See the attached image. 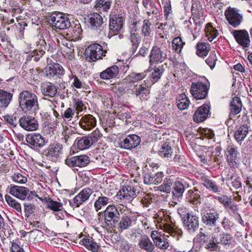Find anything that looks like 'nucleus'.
I'll list each match as a JSON object with an SVG mask.
<instances>
[{"label":"nucleus","instance_id":"6e6d98bb","mask_svg":"<svg viewBox=\"0 0 252 252\" xmlns=\"http://www.w3.org/2000/svg\"><path fill=\"white\" fill-rule=\"evenodd\" d=\"M70 79L72 81L71 86L77 89H87V85L75 75L71 74L69 76Z\"/></svg>","mask_w":252,"mask_h":252},{"label":"nucleus","instance_id":"49530a36","mask_svg":"<svg viewBox=\"0 0 252 252\" xmlns=\"http://www.w3.org/2000/svg\"><path fill=\"white\" fill-rule=\"evenodd\" d=\"M81 241L82 245L87 249L93 252H97L99 246L94 241L92 238H83Z\"/></svg>","mask_w":252,"mask_h":252},{"label":"nucleus","instance_id":"864d4df0","mask_svg":"<svg viewBox=\"0 0 252 252\" xmlns=\"http://www.w3.org/2000/svg\"><path fill=\"white\" fill-rule=\"evenodd\" d=\"M232 237L228 233H222L220 234V240H217L218 249L219 244L222 245L224 247L229 246L231 243Z\"/></svg>","mask_w":252,"mask_h":252},{"label":"nucleus","instance_id":"ea45409f","mask_svg":"<svg viewBox=\"0 0 252 252\" xmlns=\"http://www.w3.org/2000/svg\"><path fill=\"white\" fill-rule=\"evenodd\" d=\"M196 55L200 57H206L210 50V44L204 42H198L196 45Z\"/></svg>","mask_w":252,"mask_h":252},{"label":"nucleus","instance_id":"20e7f679","mask_svg":"<svg viewBox=\"0 0 252 252\" xmlns=\"http://www.w3.org/2000/svg\"><path fill=\"white\" fill-rule=\"evenodd\" d=\"M220 216L219 212L214 208L208 207L201 212V222L204 227L210 230L218 225Z\"/></svg>","mask_w":252,"mask_h":252},{"label":"nucleus","instance_id":"58836bf2","mask_svg":"<svg viewBox=\"0 0 252 252\" xmlns=\"http://www.w3.org/2000/svg\"><path fill=\"white\" fill-rule=\"evenodd\" d=\"M158 155L164 158H170L173 154V149L169 142H165L162 143L158 151Z\"/></svg>","mask_w":252,"mask_h":252},{"label":"nucleus","instance_id":"338daca9","mask_svg":"<svg viewBox=\"0 0 252 252\" xmlns=\"http://www.w3.org/2000/svg\"><path fill=\"white\" fill-rule=\"evenodd\" d=\"M217 58L216 54L214 51L210 53L209 57L205 60L206 63L209 66L211 69H213L216 65Z\"/></svg>","mask_w":252,"mask_h":252},{"label":"nucleus","instance_id":"4be33fe9","mask_svg":"<svg viewBox=\"0 0 252 252\" xmlns=\"http://www.w3.org/2000/svg\"><path fill=\"white\" fill-rule=\"evenodd\" d=\"M136 217L133 213L130 212H127L125 213L121 218L118 224V228L120 232H123L125 230L128 229L131 227L135 223Z\"/></svg>","mask_w":252,"mask_h":252},{"label":"nucleus","instance_id":"e433bc0d","mask_svg":"<svg viewBox=\"0 0 252 252\" xmlns=\"http://www.w3.org/2000/svg\"><path fill=\"white\" fill-rule=\"evenodd\" d=\"M13 97V94L4 90L0 89V108L5 109L8 107Z\"/></svg>","mask_w":252,"mask_h":252},{"label":"nucleus","instance_id":"1a4fd4ad","mask_svg":"<svg viewBox=\"0 0 252 252\" xmlns=\"http://www.w3.org/2000/svg\"><path fill=\"white\" fill-rule=\"evenodd\" d=\"M107 53L106 49H103L102 46L98 43L91 44L86 49L85 56L86 59L90 62H95L102 59Z\"/></svg>","mask_w":252,"mask_h":252},{"label":"nucleus","instance_id":"5701e85b","mask_svg":"<svg viewBox=\"0 0 252 252\" xmlns=\"http://www.w3.org/2000/svg\"><path fill=\"white\" fill-rule=\"evenodd\" d=\"M229 119L225 121L227 125H229L230 120L232 119L231 116H236L239 114L242 110V102L239 97L234 96L231 98L229 105Z\"/></svg>","mask_w":252,"mask_h":252},{"label":"nucleus","instance_id":"9d476101","mask_svg":"<svg viewBox=\"0 0 252 252\" xmlns=\"http://www.w3.org/2000/svg\"><path fill=\"white\" fill-rule=\"evenodd\" d=\"M49 22L57 29L64 30L71 27L69 18L61 13L54 12L49 17Z\"/></svg>","mask_w":252,"mask_h":252},{"label":"nucleus","instance_id":"393cba45","mask_svg":"<svg viewBox=\"0 0 252 252\" xmlns=\"http://www.w3.org/2000/svg\"><path fill=\"white\" fill-rule=\"evenodd\" d=\"M233 35L237 42L243 48L248 47L250 45V39L249 33L245 30H234Z\"/></svg>","mask_w":252,"mask_h":252},{"label":"nucleus","instance_id":"a878e982","mask_svg":"<svg viewBox=\"0 0 252 252\" xmlns=\"http://www.w3.org/2000/svg\"><path fill=\"white\" fill-rule=\"evenodd\" d=\"M79 124L84 130H90L96 126V120L92 115L87 114L81 117Z\"/></svg>","mask_w":252,"mask_h":252},{"label":"nucleus","instance_id":"0eeeda50","mask_svg":"<svg viewBox=\"0 0 252 252\" xmlns=\"http://www.w3.org/2000/svg\"><path fill=\"white\" fill-rule=\"evenodd\" d=\"M26 141L28 146L36 152L39 151L48 142V140L39 133L33 132L26 135Z\"/></svg>","mask_w":252,"mask_h":252},{"label":"nucleus","instance_id":"0e129e2a","mask_svg":"<svg viewBox=\"0 0 252 252\" xmlns=\"http://www.w3.org/2000/svg\"><path fill=\"white\" fill-rule=\"evenodd\" d=\"M115 113H117V116L119 119L123 120L129 119L131 116V113L125 107L118 109Z\"/></svg>","mask_w":252,"mask_h":252},{"label":"nucleus","instance_id":"f03ea898","mask_svg":"<svg viewBox=\"0 0 252 252\" xmlns=\"http://www.w3.org/2000/svg\"><path fill=\"white\" fill-rule=\"evenodd\" d=\"M19 107L25 114L32 115L39 109L38 97L33 92L25 90L19 94Z\"/></svg>","mask_w":252,"mask_h":252},{"label":"nucleus","instance_id":"6ab92c4d","mask_svg":"<svg viewBox=\"0 0 252 252\" xmlns=\"http://www.w3.org/2000/svg\"><path fill=\"white\" fill-rule=\"evenodd\" d=\"M187 184L184 179L177 178L173 182L172 188V198L174 200L180 201L183 197V194L186 188H188Z\"/></svg>","mask_w":252,"mask_h":252},{"label":"nucleus","instance_id":"a211bd4d","mask_svg":"<svg viewBox=\"0 0 252 252\" xmlns=\"http://www.w3.org/2000/svg\"><path fill=\"white\" fill-rule=\"evenodd\" d=\"M18 123L23 129L28 131H35L39 127L37 120L30 115L22 116L19 120Z\"/></svg>","mask_w":252,"mask_h":252},{"label":"nucleus","instance_id":"603ef678","mask_svg":"<svg viewBox=\"0 0 252 252\" xmlns=\"http://www.w3.org/2000/svg\"><path fill=\"white\" fill-rule=\"evenodd\" d=\"M118 245L121 252H134L132 245L126 240L122 239L119 240Z\"/></svg>","mask_w":252,"mask_h":252},{"label":"nucleus","instance_id":"2f4dec72","mask_svg":"<svg viewBox=\"0 0 252 252\" xmlns=\"http://www.w3.org/2000/svg\"><path fill=\"white\" fill-rule=\"evenodd\" d=\"M201 191L196 188L189 190L186 193L187 201L192 205L201 204Z\"/></svg>","mask_w":252,"mask_h":252},{"label":"nucleus","instance_id":"473e14b6","mask_svg":"<svg viewBox=\"0 0 252 252\" xmlns=\"http://www.w3.org/2000/svg\"><path fill=\"white\" fill-rule=\"evenodd\" d=\"M163 175L162 172H158L155 174H146L144 177V182L147 185H158L163 181Z\"/></svg>","mask_w":252,"mask_h":252},{"label":"nucleus","instance_id":"cd10ccee","mask_svg":"<svg viewBox=\"0 0 252 252\" xmlns=\"http://www.w3.org/2000/svg\"><path fill=\"white\" fill-rule=\"evenodd\" d=\"M139 248L146 252H155V246L154 243L147 235L141 236L138 243Z\"/></svg>","mask_w":252,"mask_h":252},{"label":"nucleus","instance_id":"8fccbe9b","mask_svg":"<svg viewBox=\"0 0 252 252\" xmlns=\"http://www.w3.org/2000/svg\"><path fill=\"white\" fill-rule=\"evenodd\" d=\"M112 0H96L94 7L96 9H101L103 11L107 12L110 9Z\"/></svg>","mask_w":252,"mask_h":252},{"label":"nucleus","instance_id":"4d7b16f0","mask_svg":"<svg viewBox=\"0 0 252 252\" xmlns=\"http://www.w3.org/2000/svg\"><path fill=\"white\" fill-rule=\"evenodd\" d=\"M5 198L7 204L10 207L16 210L21 215L22 214V208L20 203L17 202L16 200L13 199L8 195H5Z\"/></svg>","mask_w":252,"mask_h":252},{"label":"nucleus","instance_id":"72a5a7b5","mask_svg":"<svg viewBox=\"0 0 252 252\" xmlns=\"http://www.w3.org/2000/svg\"><path fill=\"white\" fill-rule=\"evenodd\" d=\"M247 125H242L235 128L234 137L238 143H241L247 136L249 131Z\"/></svg>","mask_w":252,"mask_h":252},{"label":"nucleus","instance_id":"37998d69","mask_svg":"<svg viewBox=\"0 0 252 252\" xmlns=\"http://www.w3.org/2000/svg\"><path fill=\"white\" fill-rule=\"evenodd\" d=\"M174 226L175 225L172 226L169 224L166 223L164 225L163 230L165 232L175 238L176 240H178L181 235V230L175 228Z\"/></svg>","mask_w":252,"mask_h":252},{"label":"nucleus","instance_id":"bb28decb","mask_svg":"<svg viewBox=\"0 0 252 252\" xmlns=\"http://www.w3.org/2000/svg\"><path fill=\"white\" fill-rule=\"evenodd\" d=\"M110 196L111 195L107 194L106 191H104L103 193L100 192L94 203L95 210L98 212L102 207L106 206L109 204H111L113 200Z\"/></svg>","mask_w":252,"mask_h":252},{"label":"nucleus","instance_id":"e2e57ef3","mask_svg":"<svg viewBox=\"0 0 252 252\" xmlns=\"http://www.w3.org/2000/svg\"><path fill=\"white\" fill-rule=\"evenodd\" d=\"M30 237L33 238L35 242H39L42 240V237L44 236V233L38 229H34L29 232Z\"/></svg>","mask_w":252,"mask_h":252},{"label":"nucleus","instance_id":"dca6fc26","mask_svg":"<svg viewBox=\"0 0 252 252\" xmlns=\"http://www.w3.org/2000/svg\"><path fill=\"white\" fill-rule=\"evenodd\" d=\"M44 72L47 78L57 79L62 78L64 74V70L60 64L54 63L48 64L45 68Z\"/></svg>","mask_w":252,"mask_h":252},{"label":"nucleus","instance_id":"de8ad7c7","mask_svg":"<svg viewBox=\"0 0 252 252\" xmlns=\"http://www.w3.org/2000/svg\"><path fill=\"white\" fill-rule=\"evenodd\" d=\"M169 236L161 235L159 237L158 240L154 243L155 248L157 247L159 249L165 250L169 247V243L167 238Z\"/></svg>","mask_w":252,"mask_h":252},{"label":"nucleus","instance_id":"aec40b11","mask_svg":"<svg viewBox=\"0 0 252 252\" xmlns=\"http://www.w3.org/2000/svg\"><path fill=\"white\" fill-rule=\"evenodd\" d=\"M93 193V190L90 188L83 189L72 200L69 201L70 205L73 208L79 207L89 199Z\"/></svg>","mask_w":252,"mask_h":252},{"label":"nucleus","instance_id":"a18cd8bd","mask_svg":"<svg viewBox=\"0 0 252 252\" xmlns=\"http://www.w3.org/2000/svg\"><path fill=\"white\" fill-rule=\"evenodd\" d=\"M176 103L178 108L181 110L187 109L189 104V98L184 94H179L176 99Z\"/></svg>","mask_w":252,"mask_h":252},{"label":"nucleus","instance_id":"f8f14e48","mask_svg":"<svg viewBox=\"0 0 252 252\" xmlns=\"http://www.w3.org/2000/svg\"><path fill=\"white\" fill-rule=\"evenodd\" d=\"M209 90V85L201 82L191 83L190 93L194 98L203 99L207 96Z\"/></svg>","mask_w":252,"mask_h":252},{"label":"nucleus","instance_id":"bf43d9fd","mask_svg":"<svg viewBox=\"0 0 252 252\" xmlns=\"http://www.w3.org/2000/svg\"><path fill=\"white\" fill-rule=\"evenodd\" d=\"M71 36L74 39H79L81 38L82 32V30L80 24H75L73 27H71L70 30Z\"/></svg>","mask_w":252,"mask_h":252},{"label":"nucleus","instance_id":"3c124183","mask_svg":"<svg viewBox=\"0 0 252 252\" xmlns=\"http://www.w3.org/2000/svg\"><path fill=\"white\" fill-rule=\"evenodd\" d=\"M173 182L170 178H165L163 184L158 187V189L165 193H169L171 191Z\"/></svg>","mask_w":252,"mask_h":252},{"label":"nucleus","instance_id":"09e8293b","mask_svg":"<svg viewBox=\"0 0 252 252\" xmlns=\"http://www.w3.org/2000/svg\"><path fill=\"white\" fill-rule=\"evenodd\" d=\"M205 32L206 37L209 41H212L214 39L219 35V32L217 30L214 28L211 23H208L205 29Z\"/></svg>","mask_w":252,"mask_h":252},{"label":"nucleus","instance_id":"f257e3e1","mask_svg":"<svg viewBox=\"0 0 252 252\" xmlns=\"http://www.w3.org/2000/svg\"><path fill=\"white\" fill-rule=\"evenodd\" d=\"M39 39L36 42V49L27 56V61L33 60L38 62L45 54V50L50 53L54 52L57 48L59 41L55 37L50 36L47 30L43 31L39 35Z\"/></svg>","mask_w":252,"mask_h":252},{"label":"nucleus","instance_id":"c85d7f7f","mask_svg":"<svg viewBox=\"0 0 252 252\" xmlns=\"http://www.w3.org/2000/svg\"><path fill=\"white\" fill-rule=\"evenodd\" d=\"M30 192L29 189L26 187L11 185L9 189V193L21 200H24Z\"/></svg>","mask_w":252,"mask_h":252},{"label":"nucleus","instance_id":"c03bdc74","mask_svg":"<svg viewBox=\"0 0 252 252\" xmlns=\"http://www.w3.org/2000/svg\"><path fill=\"white\" fill-rule=\"evenodd\" d=\"M88 136H83L81 138H77L74 143H76L77 148L83 150L89 148L93 144L91 142L90 139Z\"/></svg>","mask_w":252,"mask_h":252},{"label":"nucleus","instance_id":"4468645a","mask_svg":"<svg viewBox=\"0 0 252 252\" xmlns=\"http://www.w3.org/2000/svg\"><path fill=\"white\" fill-rule=\"evenodd\" d=\"M224 15L228 23L234 28L240 25L243 20L242 15L236 8L227 7L225 10Z\"/></svg>","mask_w":252,"mask_h":252},{"label":"nucleus","instance_id":"774afa93","mask_svg":"<svg viewBox=\"0 0 252 252\" xmlns=\"http://www.w3.org/2000/svg\"><path fill=\"white\" fill-rule=\"evenodd\" d=\"M24 213L26 217H29L33 213L35 209V206L33 204L30 203H24Z\"/></svg>","mask_w":252,"mask_h":252},{"label":"nucleus","instance_id":"7ed1b4c3","mask_svg":"<svg viewBox=\"0 0 252 252\" xmlns=\"http://www.w3.org/2000/svg\"><path fill=\"white\" fill-rule=\"evenodd\" d=\"M63 154V146L55 142L50 143L42 153V157L45 160L56 163L59 161Z\"/></svg>","mask_w":252,"mask_h":252},{"label":"nucleus","instance_id":"a19ab883","mask_svg":"<svg viewBox=\"0 0 252 252\" xmlns=\"http://www.w3.org/2000/svg\"><path fill=\"white\" fill-rule=\"evenodd\" d=\"M141 36L139 33L130 34L129 40L131 47L129 50L130 52L133 55L136 51L141 41Z\"/></svg>","mask_w":252,"mask_h":252},{"label":"nucleus","instance_id":"412c9836","mask_svg":"<svg viewBox=\"0 0 252 252\" xmlns=\"http://www.w3.org/2000/svg\"><path fill=\"white\" fill-rule=\"evenodd\" d=\"M182 223L185 228L190 233H194L199 228V217L194 212H192L190 215L186 217Z\"/></svg>","mask_w":252,"mask_h":252},{"label":"nucleus","instance_id":"5fc2aeb1","mask_svg":"<svg viewBox=\"0 0 252 252\" xmlns=\"http://www.w3.org/2000/svg\"><path fill=\"white\" fill-rule=\"evenodd\" d=\"M133 93L136 96H139L140 99L145 98L146 97L150 94V91L148 86L144 87L142 85L139 86L133 91Z\"/></svg>","mask_w":252,"mask_h":252},{"label":"nucleus","instance_id":"680f3d73","mask_svg":"<svg viewBox=\"0 0 252 252\" xmlns=\"http://www.w3.org/2000/svg\"><path fill=\"white\" fill-rule=\"evenodd\" d=\"M76 158L77 166L79 167L86 166L90 162V158L85 155L77 156Z\"/></svg>","mask_w":252,"mask_h":252},{"label":"nucleus","instance_id":"4c0bfd02","mask_svg":"<svg viewBox=\"0 0 252 252\" xmlns=\"http://www.w3.org/2000/svg\"><path fill=\"white\" fill-rule=\"evenodd\" d=\"M154 66V67H153V72L149 76L152 84L157 82L161 78V77L165 70L163 64L158 66L155 65Z\"/></svg>","mask_w":252,"mask_h":252},{"label":"nucleus","instance_id":"79ce46f5","mask_svg":"<svg viewBox=\"0 0 252 252\" xmlns=\"http://www.w3.org/2000/svg\"><path fill=\"white\" fill-rule=\"evenodd\" d=\"M47 208L54 212H60L63 209V204L61 202L53 200L50 197L45 198Z\"/></svg>","mask_w":252,"mask_h":252},{"label":"nucleus","instance_id":"6e6552de","mask_svg":"<svg viewBox=\"0 0 252 252\" xmlns=\"http://www.w3.org/2000/svg\"><path fill=\"white\" fill-rule=\"evenodd\" d=\"M203 229H200L199 233L196 236L195 239L200 243L205 248L211 251H216L218 250L217 237L213 235L211 236L202 232Z\"/></svg>","mask_w":252,"mask_h":252},{"label":"nucleus","instance_id":"f704fd0d","mask_svg":"<svg viewBox=\"0 0 252 252\" xmlns=\"http://www.w3.org/2000/svg\"><path fill=\"white\" fill-rule=\"evenodd\" d=\"M201 182L203 186L209 191L213 193L220 191V189L216 183L211 180L207 176H203L201 177Z\"/></svg>","mask_w":252,"mask_h":252},{"label":"nucleus","instance_id":"f3484780","mask_svg":"<svg viewBox=\"0 0 252 252\" xmlns=\"http://www.w3.org/2000/svg\"><path fill=\"white\" fill-rule=\"evenodd\" d=\"M141 138L137 135L130 134L119 139V145L121 148L130 150L136 148L140 143Z\"/></svg>","mask_w":252,"mask_h":252},{"label":"nucleus","instance_id":"b1692460","mask_svg":"<svg viewBox=\"0 0 252 252\" xmlns=\"http://www.w3.org/2000/svg\"><path fill=\"white\" fill-rule=\"evenodd\" d=\"M209 104H204L199 107L193 115V119L195 122L201 123L206 120L211 115Z\"/></svg>","mask_w":252,"mask_h":252},{"label":"nucleus","instance_id":"ddd939ff","mask_svg":"<svg viewBox=\"0 0 252 252\" xmlns=\"http://www.w3.org/2000/svg\"><path fill=\"white\" fill-rule=\"evenodd\" d=\"M124 18L120 14L110 15L109 17V31L108 37L111 38L123 29Z\"/></svg>","mask_w":252,"mask_h":252},{"label":"nucleus","instance_id":"9b49d317","mask_svg":"<svg viewBox=\"0 0 252 252\" xmlns=\"http://www.w3.org/2000/svg\"><path fill=\"white\" fill-rule=\"evenodd\" d=\"M225 156L228 164L231 168H236L240 163V153L238 147L233 144H229L225 151Z\"/></svg>","mask_w":252,"mask_h":252},{"label":"nucleus","instance_id":"c9c22d12","mask_svg":"<svg viewBox=\"0 0 252 252\" xmlns=\"http://www.w3.org/2000/svg\"><path fill=\"white\" fill-rule=\"evenodd\" d=\"M88 22L93 29H97L103 23L102 16L97 13L91 14L89 17Z\"/></svg>","mask_w":252,"mask_h":252},{"label":"nucleus","instance_id":"7c9ffc66","mask_svg":"<svg viewBox=\"0 0 252 252\" xmlns=\"http://www.w3.org/2000/svg\"><path fill=\"white\" fill-rule=\"evenodd\" d=\"M119 68L116 65L107 67L99 74V77L103 80H110L118 77L119 74Z\"/></svg>","mask_w":252,"mask_h":252},{"label":"nucleus","instance_id":"39448f33","mask_svg":"<svg viewBox=\"0 0 252 252\" xmlns=\"http://www.w3.org/2000/svg\"><path fill=\"white\" fill-rule=\"evenodd\" d=\"M98 216L102 215L104 222L108 226L117 224L120 219L119 210L113 204L108 205L104 211L98 213Z\"/></svg>","mask_w":252,"mask_h":252},{"label":"nucleus","instance_id":"2eb2a0df","mask_svg":"<svg viewBox=\"0 0 252 252\" xmlns=\"http://www.w3.org/2000/svg\"><path fill=\"white\" fill-rule=\"evenodd\" d=\"M139 191L134 186H124L117 193L116 196L121 200H124L127 203H131L137 196Z\"/></svg>","mask_w":252,"mask_h":252},{"label":"nucleus","instance_id":"052dcab7","mask_svg":"<svg viewBox=\"0 0 252 252\" xmlns=\"http://www.w3.org/2000/svg\"><path fill=\"white\" fill-rule=\"evenodd\" d=\"M146 72L142 73H135L132 72L130 73L127 76V80L129 82H135L138 81H140L144 79L146 76Z\"/></svg>","mask_w":252,"mask_h":252},{"label":"nucleus","instance_id":"69168bd1","mask_svg":"<svg viewBox=\"0 0 252 252\" xmlns=\"http://www.w3.org/2000/svg\"><path fill=\"white\" fill-rule=\"evenodd\" d=\"M151 22L148 19H145L143 21V25L141 27V32L144 36H149L151 33L150 26Z\"/></svg>","mask_w":252,"mask_h":252},{"label":"nucleus","instance_id":"c756f323","mask_svg":"<svg viewBox=\"0 0 252 252\" xmlns=\"http://www.w3.org/2000/svg\"><path fill=\"white\" fill-rule=\"evenodd\" d=\"M40 90L44 96L54 97L58 93V87L53 83L47 82L41 84Z\"/></svg>","mask_w":252,"mask_h":252},{"label":"nucleus","instance_id":"13d9d810","mask_svg":"<svg viewBox=\"0 0 252 252\" xmlns=\"http://www.w3.org/2000/svg\"><path fill=\"white\" fill-rule=\"evenodd\" d=\"M185 44V43L182 41L181 37H176L172 42L173 49L177 53L180 54Z\"/></svg>","mask_w":252,"mask_h":252},{"label":"nucleus","instance_id":"423d86ee","mask_svg":"<svg viewBox=\"0 0 252 252\" xmlns=\"http://www.w3.org/2000/svg\"><path fill=\"white\" fill-rule=\"evenodd\" d=\"M168 52H170V51L166 48L161 49L157 46H154L150 53V66L147 71H151L153 70V66L163 62L167 58Z\"/></svg>","mask_w":252,"mask_h":252}]
</instances>
